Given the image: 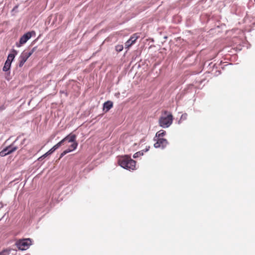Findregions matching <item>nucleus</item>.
Segmentation results:
<instances>
[{"mask_svg":"<svg viewBox=\"0 0 255 255\" xmlns=\"http://www.w3.org/2000/svg\"><path fill=\"white\" fill-rule=\"evenodd\" d=\"M173 117L172 114L167 111L162 112L161 116L159 119V125L163 128H167L172 124Z\"/></svg>","mask_w":255,"mask_h":255,"instance_id":"nucleus-1","label":"nucleus"},{"mask_svg":"<svg viewBox=\"0 0 255 255\" xmlns=\"http://www.w3.org/2000/svg\"><path fill=\"white\" fill-rule=\"evenodd\" d=\"M118 163L123 168L129 170H133L136 168V162L128 155L120 157Z\"/></svg>","mask_w":255,"mask_h":255,"instance_id":"nucleus-2","label":"nucleus"},{"mask_svg":"<svg viewBox=\"0 0 255 255\" xmlns=\"http://www.w3.org/2000/svg\"><path fill=\"white\" fill-rule=\"evenodd\" d=\"M68 137V140H67L68 142H71V144L69 146L68 148L63 151L60 154V158H62L67 153L70 152L74 150H75L78 145V142L76 141V135L75 134H72L71 133L69 134L67 136Z\"/></svg>","mask_w":255,"mask_h":255,"instance_id":"nucleus-3","label":"nucleus"},{"mask_svg":"<svg viewBox=\"0 0 255 255\" xmlns=\"http://www.w3.org/2000/svg\"><path fill=\"white\" fill-rule=\"evenodd\" d=\"M36 47H33L30 51L27 52H23L20 55L19 58V67H22L24 65V63L27 61L28 58L33 53V52L36 50Z\"/></svg>","mask_w":255,"mask_h":255,"instance_id":"nucleus-4","label":"nucleus"},{"mask_svg":"<svg viewBox=\"0 0 255 255\" xmlns=\"http://www.w3.org/2000/svg\"><path fill=\"white\" fill-rule=\"evenodd\" d=\"M31 244V241L29 239L20 240L16 242V246L19 250H25L27 249Z\"/></svg>","mask_w":255,"mask_h":255,"instance_id":"nucleus-5","label":"nucleus"},{"mask_svg":"<svg viewBox=\"0 0 255 255\" xmlns=\"http://www.w3.org/2000/svg\"><path fill=\"white\" fill-rule=\"evenodd\" d=\"M13 52L15 53H10L8 55L7 59H6V60L4 63V65L2 68L3 71L4 72H6L10 69L11 62L14 59L15 56L16 54V50H13Z\"/></svg>","mask_w":255,"mask_h":255,"instance_id":"nucleus-6","label":"nucleus"},{"mask_svg":"<svg viewBox=\"0 0 255 255\" xmlns=\"http://www.w3.org/2000/svg\"><path fill=\"white\" fill-rule=\"evenodd\" d=\"M139 37V33H135L131 36L130 38L126 42V48H129L132 45H133L136 40Z\"/></svg>","mask_w":255,"mask_h":255,"instance_id":"nucleus-7","label":"nucleus"},{"mask_svg":"<svg viewBox=\"0 0 255 255\" xmlns=\"http://www.w3.org/2000/svg\"><path fill=\"white\" fill-rule=\"evenodd\" d=\"M156 142L154 143V146L155 148H164L168 144L167 140L163 138H157Z\"/></svg>","mask_w":255,"mask_h":255,"instance_id":"nucleus-8","label":"nucleus"},{"mask_svg":"<svg viewBox=\"0 0 255 255\" xmlns=\"http://www.w3.org/2000/svg\"><path fill=\"white\" fill-rule=\"evenodd\" d=\"M31 32H28L24 34L22 36H21L19 40V43L20 44H23L25 43L31 37Z\"/></svg>","mask_w":255,"mask_h":255,"instance_id":"nucleus-9","label":"nucleus"},{"mask_svg":"<svg viewBox=\"0 0 255 255\" xmlns=\"http://www.w3.org/2000/svg\"><path fill=\"white\" fill-rule=\"evenodd\" d=\"M113 107V103L110 101L105 102L103 105V110L105 112H108Z\"/></svg>","mask_w":255,"mask_h":255,"instance_id":"nucleus-10","label":"nucleus"},{"mask_svg":"<svg viewBox=\"0 0 255 255\" xmlns=\"http://www.w3.org/2000/svg\"><path fill=\"white\" fill-rule=\"evenodd\" d=\"M14 142H15V141L14 142H13L9 146H8L7 147H6V148H5V149H8L7 150V151H9V152H8V154L12 153L14 151H15L17 149V147L14 145Z\"/></svg>","mask_w":255,"mask_h":255,"instance_id":"nucleus-11","label":"nucleus"},{"mask_svg":"<svg viewBox=\"0 0 255 255\" xmlns=\"http://www.w3.org/2000/svg\"><path fill=\"white\" fill-rule=\"evenodd\" d=\"M148 150V148H146V149L145 150H141V151H138V152H137L136 153H135L133 155V157L135 158L136 157H138L139 156H140L141 155H143V152H146L147 151V150Z\"/></svg>","mask_w":255,"mask_h":255,"instance_id":"nucleus-12","label":"nucleus"},{"mask_svg":"<svg viewBox=\"0 0 255 255\" xmlns=\"http://www.w3.org/2000/svg\"><path fill=\"white\" fill-rule=\"evenodd\" d=\"M166 132L164 130H160L158 131L155 135V137L157 138H160V137H162L165 135Z\"/></svg>","mask_w":255,"mask_h":255,"instance_id":"nucleus-13","label":"nucleus"},{"mask_svg":"<svg viewBox=\"0 0 255 255\" xmlns=\"http://www.w3.org/2000/svg\"><path fill=\"white\" fill-rule=\"evenodd\" d=\"M68 139V137L67 136L64 137L63 139H62L60 141L56 144L57 146L59 148L62 145L64 144L65 141H67Z\"/></svg>","mask_w":255,"mask_h":255,"instance_id":"nucleus-14","label":"nucleus"},{"mask_svg":"<svg viewBox=\"0 0 255 255\" xmlns=\"http://www.w3.org/2000/svg\"><path fill=\"white\" fill-rule=\"evenodd\" d=\"M68 139V137L67 136L64 137L63 139H62L60 141L56 144L57 146L59 148L62 145L64 144L65 141H67Z\"/></svg>","mask_w":255,"mask_h":255,"instance_id":"nucleus-15","label":"nucleus"},{"mask_svg":"<svg viewBox=\"0 0 255 255\" xmlns=\"http://www.w3.org/2000/svg\"><path fill=\"white\" fill-rule=\"evenodd\" d=\"M8 149H3L2 150H1L0 152V156H4L6 155H8V152H9V151H7V150Z\"/></svg>","mask_w":255,"mask_h":255,"instance_id":"nucleus-16","label":"nucleus"},{"mask_svg":"<svg viewBox=\"0 0 255 255\" xmlns=\"http://www.w3.org/2000/svg\"><path fill=\"white\" fill-rule=\"evenodd\" d=\"M123 49V46L122 45H118L116 46V50L118 52H120Z\"/></svg>","mask_w":255,"mask_h":255,"instance_id":"nucleus-17","label":"nucleus"},{"mask_svg":"<svg viewBox=\"0 0 255 255\" xmlns=\"http://www.w3.org/2000/svg\"><path fill=\"white\" fill-rule=\"evenodd\" d=\"M9 253L7 251H3L0 253V255H8Z\"/></svg>","mask_w":255,"mask_h":255,"instance_id":"nucleus-18","label":"nucleus"},{"mask_svg":"<svg viewBox=\"0 0 255 255\" xmlns=\"http://www.w3.org/2000/svg\"><path fill=\"white\" fill-rule=\"evenodd\" d=\"M54 151V150L52 148H51L49 151H48L47 152L48 154H49V155L51 154V153H52Z\"/></svg>","mask_w":255,"mask_h":255,"instance_id":"nucleus-19","label":"nucleus"},{"mask_svg":"<svg viewBox=\"0 0 255 255\" xmlns=\"http://www.w3.org/2000/svg\"><path fill=\"white\" fill-rule=\"evenodd\" d=\"M5 109V107L2 105L0 107V112H1L2 111L4 110Z\"/></svg>","mask_w":255,"mask_h":255,"instance_id":"nucleus-20","label":"nucleus"},{"mask_svg":"<svg viewBox=\"0 0 255 255\" xmlns=\"http://www.w3.org/2000/svg\"><path fill=\"white\" fill-rule=\"evenodd\" d=\"M45 156L43 154V155H42L41 157H40L39 158H38V160H41L44 158H45Z\"/></svg>","mask_w":255,"mask_h":255,"instance_id":"nucleus-21","label":"nucleus"},{"mask_svg":"<svg viewBox=\"0 0 255 255\" xmlns=\"http://www.w3.org/2000/svg\"><path fill=\"white\" fill-rule=\"evenodd\" d=\"M52 148H53V149L55 151L56 149H57V148H58V147L57 146V145H56H56H55L54 146H53L52 147Z\"/></svg>","mask_w":255,"mask_h":255,"instance_id":"nucleus-22","label":"nucleus"},{"mask_svg":"<svg viewBox=\"0 0 255 255\" xmlns=\"http://www.w3.org/2000/svg\"><path fill=\"white\" fill-rule=\"evenodd\" d=\"M44 155L45 156V157L47 156L48 155H49V154L47 153V152L45 153V154H44Z\"/></svg>","mask_w":255,"mask_h":255,"instance_id":"nucleus-23","label":"nucleus"}]
</instances>
